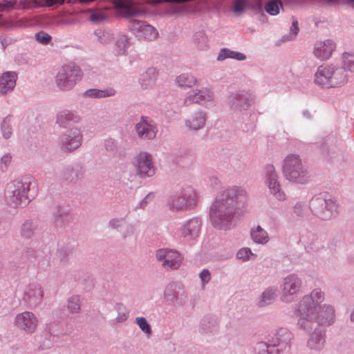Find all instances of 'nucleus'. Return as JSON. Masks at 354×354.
<instances>
[{
	"mask_svg": "<svg viewBox=\"0 0 354 354\" xmlns=\"http://www.w3.org/2000/svg\"><path fill=\"white\" fill-rule=\"evenodd\" d=\"M324 299V292L321 289L316 288L299 301L296 314L299 317L297 326L300 330L306 332H323L322 326L333 324L335 310L330 305L321 306Z\"/></svg>",
	"mask_w": 354,
	"mask_h": 354,
	"instance_id": "f257e3e1",
	"label": "nucleus"
},
{
	"mask_svg": "<svg viewBox=\"0 0 354 354\" xmlns=\"http://www.w3.org/2000/svg\"><path fill=\"white\" fill-rule=\"evenodd\" d=\"M245 194L241 187L234 186L217 195L209 209L210 221L214 228L230 230L236 225L239 203Z\"/></svg>",
	"mask_w": 354,
	"mask_h": 354,
	"instance_id": "f03ea898",
	"label": "nucleus"
},
{
	"mask_svg": "<svg viewBox=\"0 0 354 354\" xmlns=\"http://www.w3.org/2000/svg\"><path fill=\"white\" fill-rule=\"evenodd\" d=\"M312 213L323 221L335 218L339 213V205L335 197L327 192L315 195L309 202Z\"/></svg>",
	"mask_w": 354,
	"mask_h": 354,
	"instance_id": "7ed1b4c3",
	"label": "nucleus"
},
{
	"mask_svg": "<svg viewBox=\"0 0 354 354\" xmlns=\"http://www.w3.org/2000/svg\"><path fill=\"white\" fill-rule=\"evenodd\" d=\"M315 83L323 88L341 87L348 82L346 70L333 65L320 66L315 75Z\"/></svg>",
	"mask_w": 354,
	"mask_h": 354,
	"instance_id": "20e7f679",
	"label": "nucleus"
},
{
	"mask_svg": "<svg viewBox=\"0 0 354 354\" xmlns=\"http://www.w3.org/2000/svg\"><path fill=\"white\" fill-rule=\"evenodd\" d=\"M30 185L29 181L15 180L10 182L6 188V197L9 205L14 208L27 206L33 198L29 194Z\"/></svg>",
	"mask_w": 354,
	"mask_h": 354,
	"instance_id": "39448f33",
	"label": "nucleus"
},
{
	"mask_svg": "<svg viewBox=\"0 0 354 354\" xmlns=\"http://www.w3.org/2000/svg\"><path fill=\"white\" fill-rule=\"evenodd\" d=\"M197 204V194L192 189L181 188L171 192L166 198V206L171 212H183L194 208Z\"/></svg>",
	"mask_w": 354,
	"mask_h": 354,
	"instance_id": "423d86ee",
	"label": "nucleus"
},
{
	"mask_svg": "<svg viewBox=\"0 0 354 354\" xmlns=\"http://www.w3.org/2000/svg\"><path fill=\"white\" fill-rule=\"evenodd\" d=\"M282 170L283 176L289 181L304 184L308 180L307 169L299 155H288L283 160Z\"/></svg>",
	"mask_w": 354,
	"mask_h": 354,
	"instance_id": "0eeeda50",
	"label": "nucleus"
},
{
	"mask_svg": "<svg viewBox=\"0 0 354 354\" xmlns=\"http://www.w3.org/2000/svg\"><path fill=\"white\" fill-rule=\"evenodd\" d=\"M82 75L80 66L74 64L64 65L56 75L55 83L60 90L70 91L82 80Z\"/></svg>",
	"mask_w": 354,
	"mask_h": 354,
	"instance_id": "6e6552de",
	"label": "nucleus"
},
{
	"mask_svg": "<svg viewBox=\"0 0 354 354\" xmlns=\"http://www.w3.org/2000/svg\"><path fill=\"white\" fill-rule=\"evenodd\" d=\"M39 7H58V0H21L19 4L16 0H3L0 1V24H3V12H8L13 9Z\"/></svg>",
	"mask_w": 354,
	"mask_h": 354,
	"instance_id": "1a4fd4ad",
	"label": "nucleus"
},
{
	"mask_svg": "<svg viewBox=\"0 0 354 354\" xmlns=\"http://www.w3.org/2000/svg\"><path fill=\"white\" fill-rule=\"evenodd\" d=\"M163 296L167 303L175 307L185 306L188 300L185 286L180 282L169 283L165 287Z\"/></svg>",
	"mask_w": 354,
	"mask_h": 354,
	"instance_id": "9d476101",
	"label": "nucleus"
},
{
	"mask_svg": "<svg viewBox=\"0 0 354 354\" xmlns=\"http://www.w3.org/2000/svg\"><path fill=\"white\" fill-rule=\"evenodd\" d=\"M82 140L81 130L77 127H73L59 136L57 144L62 152L71 153L82 145Z\"/></svg>",
	"mask_w": 354,
	"mask_h": 354,
	"instance_id": "9b49d317",
	"label": "nucleus"
},
{
	"mask_svg": "<svg viewBox=\"0 0 354 354\" xmlns=\"http://www.w3.org/2000/svg\"><path fill=\"white\" fill-rule=\"evenodd\" d=\"M136 174L142 178L151 177L155 174L156 168L152 162L151 155L141 152L133 158L132 162Z\"/></svg>",
	"mask_w": 354,
	"mask_h": 354,
	"instance_id": "f8f14e48",
	"label": "nucleus"
},
{
	"mask_svg": "<svg viewBox=\"0 0 354 354\" xmlns=\"http://www.w3.org/2000/svg\"><path fill=\"white\" fill-rule=\"evenodd\" d=\"M134 129L138 137L143 140H153L158 133L156 122L148 116L142 115Z\"/></svg>",
	"mask_w": 354,
	"mask_h": 354,
	"instance_id": "ddd939ff",
	"label": "nucleus"
},
{
	"mask_svg": "<svg viewBox=\"0 0 354 354\" xmlns=\"http://www.w3.org/2000/svg\"><path fill=\"white\" fill-rule=\"evenodd\" d=\"M129 28L140 40H152L158 35L157 30L145 21L132 19L129 21Z\"/></svg>",
	"mask_w": 354,
	"mask_h": 354,
	"instance_id": "4468645a",
	"label": "nucleus"
},
{
	"mask_svg": "<svg viewBox=\"0 0 354 354\" xmlns=\"http://www.w3.org/2000/svg\"><path fill=\"white\" fill-rule=\"evenodd\" d=\"M203 222L199 217H193L186 221L178 229L180 236L188 242H194L201 234Z\"/></svg>",
	"mask_w": 354,
	"mask_h": 354,
	"instance_id": "2eb2a0df",
	"label": "nucleus"
},
{
	"mask_svg": "<svg viewBox=\"0 0 354 354\" xmlns=\"http://www.w3.org/2000/svg\"><path fill=\"white\" fill-rule=\"evenodd\" d=\"M301 284V279L296 274L286 277L283 281L281 299L286 303L291 302L293 296L299 292Z\"/></svg>",
	"mask_w": 354,
	"mask_h": 354,
	"instance_id": "dca6fc26",
	"label": "nucleus"
},
{
	"mask_svg": "<svg viewBox=\"0 0 354 354\" xmlns=\"http://www.w3.org/2000/svg\"><path fill=\"white\" fill-rule=\"evenodd\" d=\"M266 182L270 189V193L282 201L285 199V194L281 189L279 176L273 165L269 164L265 167Z\"/></svg>",
	"mask_w": 354,
	"mask_h": 354,
	"instance_id": "f3484780",
	"label": "nucleus"
},
{
	"mask_svg": "<svg viewBox=\"0 0 354 354\" xmlns=\"http://www.w3.org/2000/svg\"><path fill=\"white\" fill-rule=\"evenodd\" d=\"M291 333H274L270 339V354H286L290 349Z\"/></svg>",
	"mask_w": 354,
	"mask_h": 354,
	"instance_id": "a211bd4d",
	"label": "nucleus"
},
{
	"mask_svg": "<svg viewBox=\"0 0 354 354\" xmlns=\"http://www.w3.org/2000/svg\"><path fill=\"white\" fill-rule=\"evenodd\" d=\"M227 103L232 111L241 112L250 106V95L243 91L232 93L228 97Z\"/></svg>",
	"mask_w": 354,
	"mask_h": 354,
	"instance_id": "6ab92c4d",
	"label": "nucleus"
},
{
	"mask_svg": "<svg viewBox=\"0 0 354 354\" xmlns=\"http://www.w3.org/2000/svg\"><path fill=\"white\" fill-rule=\"evenodd\" d=\"M85 173L86 168L83 165L75 163L64 167L62 172V176L64 181L68 183L75 184L83 179Z\"/></svg>",
	"mask_w": 354,
	"mask_h": 354,
	"instance_id": "aec40b11",
	"label": "nucleus"
},
{
	"mask_svg": "<svg viewBox=\"0 0 354 354\" xmlns=\"http://www.w3.org/2000/svg\"><path fill=\"white\" fill-rule=\"evenodd\" d=\"M327 235L324 232H308L303 236L306 248L313 252H317L324 248L326 242Z\"/></svg>",
	"mask_w": 354,
	"mask_h": 354,
	"instance_id": "412c9836",
	"label": "nucleus"
},
{
	"mask_svg": "<svg viewBox=\"0 0 354 354\" xmlns=\"http://www.w3.org/2000/svg\"><path fill=\"white\" fill-rule=\"evenodd\" d=\"M44 292L41 287L37 284L28 286L23 299L30 308L38 306L43 301Z\"/></svg>",
	"mask_w": 354,
	"mask_h": 354,
	"instance_id": "4be33fe9",
	"label": "nucleus"
},
{
	"mask_svg": "<svg viewBox=\"0 0 354 354\" xmlns=\"http://www.w3.org/2000/svg\"><path fill=\"white\" fill-rule=\"evenodd\" d=\"M37 319L31 312L25 311L18 314L15 320V325L21 330L34 332L37 326Z\"/></svg>",
	"mask_w": 354,
	"mask_h": 354,
	"instance_id": "5701e85b",
	"label": "nucleus"
},
{
	"mask_svg": "<svg viewBox=\"0 0 354 354\" xmlns=\"http://www.w3.org/2000/svg\"><path fill=\"white\" fill-rule=\"evenodd\" d=\"M80 116L75 111L63 110L57 113L56 123L62 128L71 129V127L80 121Z\"/></svg>",
	"mask_w": 354,
	"mask_h": 354,
	"instance_id": "b1692460",
	"label": "nucleus"
},
{
	"mask_svg": "<svg viewBox=\"0 0 354 354\" xmlns=\"http://www.w3.org/2000/svg\"><path fill=\"white\" fill-rule=\"evenodd\" d=\"M17 74L14 71L3 73L0 77V93L6 95L12 91L16 86Z\"/></svg>",
	"mask_w": 354,
	"mask_h": 354,
	"instance_id": "393cba45",
	"label": "nucleus"
},
{
	"mask_svg": "<svg viewBox=\"0 0 354 354\" xmlns=\"http://www.w3.org/2000/svg\"><path fill=\"white\" fill-rule=\"evenodd\" d=\"M335 48V44L328 39L319 44L314 50L315 55L322 60L329 59Z\"/></svg>",
	"mask_w": 354,
	"mask_h": 354,
	"instance_id": "a878e982",
	"label": "nucleus"
},
{
	"mask_svg": "<svg viewBox=\"0 0 354 354\" xmlns=\"http://www.w3.org/2000/svg\"><path fill=\"white\" fill-rule=\"evenodd\" d=\"M105 151L114 158H121L124 155V150L118 140L108 138L104 141Z\"/></svg>",
	"mask_w": 354,
	"mask_h": 354,
	"instance_id": "bb28decb",
	"label": "nucleus"
},
{
	"mask_svg": "<svg viewBox=\"0 0 354 354\" xmlns=\"http://www.w3.org/2000/svg\"><path fill=\"white\" fill-rule=\"evenodd\" d=\"M206 121V113L203 111L194 112L186 120V125L192 130L197 131L202 129Z\"/></svg>",
	"mask_w": 354,
	"mask_h": 354,
	"instance_id": "cd10ccee",
	"label": "nucleus"
},
{
	"mask_svg": "<svg viewBox=\"0 0 354 354\" xmlns=\"http://www.w3.org/2000/svg\"><path fill=\"white\" fill-rule=\"evenodd\" d=\"M183 257L182 254L176 250H169L167 253V257L162 266L166 269H178L182 263Z\"/></svg>",
	"mask_w": 354,
	"mask_h": 354,
	"instance_id": "c85d7f7f",
	"label": "nucleus"
},
{
	"mask_svg": "<svg viewBox=\"0 0 354 354\" xmlns=\"http://www.w3.org/2000/svg\"><path fill=\"white\" fill-rule=\"evenodd\" d=\"M37 230L38 225L36 221L32 219H26L21 225L19 227V233L23 239H30L35 236Z\"/></svg>",
	"mask_w": 354,
	"mask_h": 354,
	"instance_id": "c756f323",
	"label": "nucleus"
},
{
	"mask_svg": "<svg viewBox=\"0 0 354 354\" xmlns=\"http://www.w3.org/2000/svg\"><path fill=\"white\" fill-rule=\"evenodd\" d=\"M211 95L208 91L199 90L198 92L187 97L184 101V104L189 106L192 104H203L211 100Z\"/></svg>",
	"mask_w": 354,
	"mask_h": 354,
	"instance_id": "7c9ffc66",
	"label": "nucleus"
},
{
	"mask_svg": "<svg viewBox=\"0 0 354 354\" xmlns=\"http://www.w3.org/2000/svg\"><path fill=\"white\" fill-rule=\"evenodd\" d=\"M158 71L153 67H150L144 72L140 78V83L142 88H147L153 85L156 81Z\"/></svg>",
	"mask_w": 354,
	"mask_h": 354,
	"instance_id": "2f4dec72",
	"label": "nucleus"
},
{
	"mask_svg": "<svg viewBox=\"0 0 354 354\" xmlns=\"http://www.w3.org/2000/svg\"><path fill=\"white\" fill-rule=\"evenodd\" d=\"M325 342L324 333H310L307 340V346L311 350L320 351L324 348Z\"/></svg>",
	"mask_w": 354,
	"mask_h": 354,
	"instance_id": "473e14b6",
	"label": "nucleus"
},
{
	"mask_svg": "<svg viewBox=\"0 0 354 354\" xmlns=\"http://www.w3.org/2000/svg\"><path fill=\"white\" fill-rule=\"evenodd\" d=\"M115 94V91L112 88H109L104 90L90 88L85 91L83 95L90 98H104L113 96Z\"/></svg>",
	"mask_w": 354,
	"mask_h": 354,
	"instance_id": "72a5a7b5",
	"label": "nucleus"
},
{
	"mask_svg": "<svg viewBox=\"0 0 354 354\" xmlns=\"http://www.w3.org/2000/svg\"><path fill=\"white\" fill-rule=\"evenodd\" d=\"M130 46L129 37L125 35H119L115 41L114 50L118 55H124Z\"/></svg>",
	"mask_w": 354,
	"mask_h": 354,
	"instance_id": "f704fd0d",
	"label": "nucleus"
},
{
	"mask_svg": "<svg viewBox=\"0 0 354 354\" xmlns=\"http://www.w3.org/2000/svg\"><path fill=\"white\" fill-rule=\"evenodd\" d=\"M218 319L214 315H207L203 317L200 322V328L205 332L216 330Z\"/></svg>",
	"mask_w": 354,
	"mask_h": 354,
	"instance_id": "c9c22d12",
	"label": "nucleus"
},
{
	"mask_svg": "<svg viewBox=\"0 0 354 354\" xmlns=\"http://www.w3.org/2000/svg\"><path fill=\"white\" fill-rule=\"evenodd\" d=\"M227 58L234 59L239 61H243L246 59V56L241 53L232 50L229 48H222L217 57L218 60H224Z\"/></svg>",
	"mask_w": 354,
	"mask_h": 354,
	"instance_id": "e433bc0d",
	"label": "nucleus"
},
{
	"mask_svg": "<svg viewBox=\"0 0 354 354\" xmlns=\"http://www.w3.org/2000/svg\"><path fill=\"white\" fill-rule=\"evenodd\" d=\"M276 296V290L272 288H266L259 297L258 306L259 307L266 306L273 302Z\"/></svg>",
	"mask_w": 354,
	"mask_h": 354,
	"instance_id": "4c0bfd02",
	"label": "nucleus"
},
{
	"mask_svg": "<svg viewBox=\"0 0 354 354\" xmlns=\"http://www.w3.org/2000/svg\"><path fill=\"white\" fill-rule=\"evenodd\" d=\"M250 236L252 239L259 244H266L269 240L268 232L260 225H258L255 230L251 231Z\"/></svg>",
	"mask_w": 354,
	"mask_h": 354,
	"instance_id": "58836bf2",
	"label": "nucleus"
},
{
	"mask_svg": "<svg viewBox=\"0 0 354 354\" xmlns=\"http://www.w3.org/2000/svg\"><path fill=\"white\" fill-rule=\"evenodd\" d=\"M53 217L55 225H62L69 221L71 214L64 208L57 206L53 213Z\"/></svg>",
	"mask_w": 354,
	"mask_h": 354,
	"instance_id": "ea45409f",
	"label": "nucleus"
},
{
	"mask_svg": "<svg viewBox=\"0 0 354 354\" xmlns=\"http://www.w3.org/2000/svg\"><path fill=\"white\" fill-rule=\"evenodd\" d=\"M94 35L97 41L104 45L111 43L113 39V34L111 30L98 28L95 30Z\"/></svg>",
	"mask_w": 354,
	"mask_h": 354,
	"instance_id": "a19ab883",
	"label": "nucleus"
},
{
	"mask_svg": "<svg viewBox=\"0 0 354 354\" xmlns=\"http://www.w3.org/2000/svg\"><path fill=\"white\" fill-rule=\"evenodd\" d=\"M73 248L69 245H63L57 251V257L60 263L66 265L72 257Z\"/></svg>",
	"mask_w": 354,
	"mask_h": 354,
	"instance_id": "79ce46f5",
	"label": "nucleus"
},
{
	"mask_svg": "<svg viewBox=\"0 0 354 354\" xmlns=\"http://www.w3.org/2000/svg\"><path fill=\"white\" fill-rule=\"evenodd\" d=\"M56 337L57 335L53 333H39V335L36 337L37 340L41 342L44 339L43 342L39 345V348L46 349L50 348Z\"/></svg>",
	"mask_w": 354,
	"mask_h": 354,
	"instance_id": "37998d69",
	"label": "nucleus"
},
{
	"mask_svg": "<svg viewBox=\"0 0 354 354\" xmlns=\"http://www.w3.org/2000/svg\"><path fill=\"white\" fill-rule=\"evenodd\" d=\"M12 116L8 115L1 121V131L4 139H9L12 135V128L11 125Z\"/></svg>",
	"mask_w": 354,
	"mask_h": 354,
	"instance_id": "c03bdc74",
	"label": "nucleus"
},
{
	"mask_svg": "<svg viewBox=\"0 0 354 354\" xmlns=\"http://www.w3.org/2000/svg\"><path fill=\"white\" fill-rule=\"evenodd\" d=\"M176 83L180 87H192L196 82V79L192 75L184 73L176 77Z\"/></svg>",
	"mask_w": 354,
	"mask_h": 354,
	"instance_id": "a18cd8bd",
	"label": "nucleus"
},
{
	"mask_svg": "<svg viewBox=\"0 0 354 354\" xmlns=\"http://www.w3.org/2000/svg\"><path fill=\"white\" fill-rule=\"evenodd\" d=\"M280 8H282L280 0H268L264 5L266 12L273 16L279 14Z\"/></svg>",
	"mask_w": 354,
	"mask_h": 354,
	"instance_id": "49530a36",
	"label": "nucleus"
},
{
	"mask_svg": "<svg viewBox=\"0 0 354 354\" xmlns=\"http://www.w3.org/2000/svg\"><path fill=\"white\" fill-rule=\"evenodd\" d=\"M115 309L118 313L115 320L118 323L124 322L129 316V310L122 303H117Z\"/></svg>",
	"mask_w": 354,
	"mask_h": 354,
	"instance_id": "de8ad7c7",
	"label": "nucleus"
},
{
	"mask_svg": "<svg viewBox=\"0 0 354 354\" xmlns=\"http://www.w3.org/2000/svg\"><path fill=\"white\" fill-rule=\"evenodd\" d=\"M343 67L346 71L354 73V53L344 52L342 55Z\"/></svg>",
	"mask_w": 354,
	"mask_h": 354,
	"instance_id": "09e8293b",
	"label": "nucleus"
},
{
	"mask_svg": "<svg viewBox=\"0 0 354 354\" xmlns=\"http://www.w3.org/2000/svg\"><path fill=\"white\" fill-rule=\"evenodd\" d=\"M194 43L201 50H204L207 47V37L204 31L196 32L194 35Z\"/></svg>",
	"mask_w": 354,
	"mask_h": 354,
	"instance_id": "8fccbe9b",
	"label": "nucleus"
},
{
	"mask_svg": "<svg viewBox=\"0 0 354 354\" xmlns=\"http://www.w3.org/2000/svg\"><path fill=\"white\" fill-rule=\"evenodd\" d=\"M299 30L298 26L297 19L295 17H292V26L290 29V33L286 35H283L281 38L282 41H287L294 39L298 34Z\"/></svg>",
	"mask_w": 354,
	"mask_h": 354,
	"instance_id": "3c124183",
	"label": "nucleus"
},
{
	"mask_svg": "<svg viewBox=\"0 0 354 354\" xmlns=\"http://www.w3.org/2000/svg\"><path fill=\"white\" fill-rule=\"evenodd\" d=\"M254 354H270V339L268 342H260L253 348Z\"/></svg>",
	"mask_w": 354,
	"mask_h": 354,
	"instance_id": "603ef678",
	"label": "nucleus"
},
{
	"mask_svg": "<svg viewBox=\"0 0 354 354\" xmlns=\"http://www.w3.org/2000/svg\"><path fill=\"white\" fill-rule=\"evenodd\" d=\"M67 308L72 314H76L80 312V302L78 296H73L68 299Z\"/></svg>",
	"mask_w": 354,
	"mask_h": 354,
	"instance_id": "864d4df0",
	"label": "nucleus"
},
{
	"mask_svg": "<svg viewBox=\"0 0 354 354\" xmlns=\"http://www.w3.org/2000/svg\"><path fill=\"white\" fill-rule=\"evenodd\" d=\"M106 13L102 10H92L89 15L90 20L93 23H100L107 19Z\"/></svg>",
	"mask_w": 354,
	"mask_h": 354,
	"instance_id": "5fc2aeb1",
	"label": "nucleus"
},
{
	"mask_svg": "<svg viewBox=\"0 0 354 354\" xmlns=\"http://www.w3.org/2000/svg\"><path fill=\"white\" fill-rule=\"evenodd\" d=\"M35 39L39 44L48 45L51 42L52 37L44 31H39L35 35Z\"/></svg>",
	"mask_w": 354,
	"mask_h": 354,
	"instance_id": "6e6d98bb",
	"label": "nucleus"
},
{
	"mask_svg": "<svg viewBox=\"0 0 354 354\" xmlns=\"http://www.w3.org/2000/svg\"><path fill=\"white\" fill-rule=\"evenodd\" d=\"M247 7V0H234L232 4V10L239 15L245 12Z\"/></svg>",
	"mask_w": 354,
	"mask_h": 354,
	"instance_id": "4d7b16f0",
	"label": "nucleus"
},
{
	"mask_svg": "<svg viewBox=\"0 0 354 354\" xmlns=\"http://www.w3.org/2000/svg\"><path fill=\"white\" fill-rule=\"evenodd\" d=\"M135 323L139 326L140 329L142 332H151V326L145 317H136L135 319Z\"/></svg>",
	"mask_w": 354,
	"mask_h": 354,
	"instance_id": "13d9d810",
	"label": "nucleus"
},
{
	"mask_svg": "<svg viewBox=\"0 0 354 354\" xmlns=\"http://www.w3.org/2000/svg\"><path fill=\"white\" fill-rule=\"evenodd\" d=\"M12 157L11 153H7L4 154L0 160V168L1 170L4 172L7 171L9 165L12 161Z\"/></svg>",
	"mask_w": 354,
	"mask_h": 354,
	"instance_id": "bf43d9fd",
	"label": "nucleus"
},
{
	"mask_svg": "<svg viewBox=\"0 0 354 354\" xmlns=\"http://www.w3.org/2000/svg\"><path fill=\"white\" fill-rule=\"evenodd\" d=\"M22 255L24 258L31 262L34 261L37 257V251L32 248H27L24 249Z\"/></svg>",
	"mask_w": 354,
	"mask_h": 354,
	"instance_id": "052dcab7",
	"label": "nucleus"
},
{
	"mask_svg": "<svg viewBox=\"0 0 354 354\" xmlns=\"http://www.w3.org/2000/svg\"><path fill=\"white\" fill-rule=\"evenodd\" d=\"M252 254V253L250 248H243L238 251V252L236 253V257L243 261H248L250 258V256Z\"/></svg>",
	"mask_w": 354,
	"mask_h": 354,
	"instance_id": "680f3d73",
	"label": "nucleus"
},
{
	"mask_svg": "<svg viewBox=\"0 0 354 354\" xmlns=\"http://www.w3.org/2000/svg\"><path fill=\"white\" fill-rule=\"evenodd\" d=\"M202 286H205L211 280V273L208 269H203L199 274Z\"/></svg>",
	"mask_w": 354,
	"mask_h": 354,
	"instance_id": "e2e57ef3",
	"label": "nucleus"
},
{
	"mask_svg": "<svg viewBox=\"0 0 354 354\" xmlns=\"http://www.w3.org/2000/svg\"><path fill=\"white\" fill-rule=\"evenodd\" d=\"M124 223V219L123 218H114L109 221V226L113 230H118L123 225Z\"/></svg>",
	"mask_w": 354,
	"mask_h": 354,
	"instance_id": "0e129e2a",
	"label": "nucleus"
},
{
	"mask_svg": "<svg viewBox=\"0 0 354 354\" xmlns=\"http://www.w3.org/2000/svg\"><path fill=\"white\" fill-rule=\"evenodd\" d=\"M169 249H160L156 251V259L162 263L167 259Z\"/></svg>",
	"mask_w": 354,
	"mask_h": 354,
	"instance_id": "69168bd1",
	"label": "nucleus"
},
{
	"mask_svg": "<svg viewBox=\"0 0 354 354\" xmlns=\"http://www.w3.org/2000/svg\"><path fill=\"white\" fill-rule=\"evenodd\" d=\"M293 212L297 216H304V205L300 202L297 203L293 207Z\"/></svg>",
	"mask_w": 354,
	"mask_h": 354,
	"instance_id": "338daca9",
	"label": "nucleus"
},
{
	"mask_svg": "<svg viewBox=\"0 0 354 354\" xmlns=\"http://www.w3.org/2000/svg\"><path fill=\"white\" fill-rule=\"evenodd\" d=\"M154 194L153 193L148 194L139 203V207L141 209H144L148 204L149 201H151L153 198Z\"/></svg>",
	"mask_w": 354,
	"mask_h": 354,
	"instance_id": "774afa93",
	"label": "nucleus"
}]
</instances>
